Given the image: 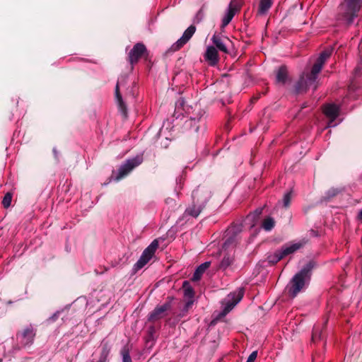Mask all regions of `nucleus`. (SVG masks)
I'll return each instance as SVG.
<instances>
[{"instance_id": "4468645a", "label": "nucleus", "mask_w": 362, "mask_h": 362, "mask_svg": "<svg viewBox=\"0 0 362 362\" xmlns=\"http://www.w3.org/2000/svg\"><path fill=\"white\" fill-rule=\"evenodd\" d=\"M211 41L220 51L228 53V44L230 42L228 37L214 34L211 38Z\"/></svg>"}, {"instance_id": "f3484780", "label": "nucleus", "mask_w": 362, "mask_h": 362, "mask_svg": "<svg viewBox=\"0 0 362 362\" xmlns=\"http://www.w3.org/2000/svg\"><path fill=\"white\" fill-rule=\"evenodd\" d=\"M339 107L334 104H327L324 108V113L325 115L331 119L329 123V127H334L332 124L334 120L338 117L339 115Z\"/></svg>"}, {"instance_id": "2f4dec72", "label": "nucleus", "mask_w": 362, "mask_h": 362, "mask_svg": "<svg viewBox=\"0 0 362 362\" xmlns=\"http://www.w3.org/2000/svg\"><path fill=\"white\" fill-rule=\"evenodd\" d=\"M257 351H254L248 356L246 362H254L257 359Z\"/></svg>"}, {"instance_id": "473e14b6", "label": "nucleus", "mask_w": 362, "mask_h": 362, "mask_svg": "<svg viewBox=\"0 0 362 362\" xmlns=\"http://www.w3.org/2000/svg\"><path fill=\"white\" fill-rule=\"evenodd\" d=\"M203 16H204L203 11H202V9H200L197 12V15H196V16L194 18V21L196 23H199L202 21V19L203 18Z\"/></svg>"}, {"instance_id": "423d86ee", "label": "nucleus", "mask_w": 362, "mask_h": 362, "mask_svg": "<svg viewBox=\"0 0 362 362\" xmlns=\"http://www.w3.org/2000/svg\"><path fill=\"white\" fill-rule=\"evenodd\" d=\"M142 162L143 157L141 156H136L133 158L128 159L119 168L115 180L116 181L120 180L127 176L134 168L141 164Z\"/></svg>"}, {"instance_id": "cd10ccee", "label": "nucleus", "mask_w": 362, "mask_h": 362, "mask_svg": "<svg viewBox=\"0 0 362 362\" xmlns=\"http://www.w3.org/2000/svg\"><path fill=\"white\" fill-rule=\"evenodd\" d=\"M12 199V194L9 192L6 193L2 200V204L5 208L10 206Z\"/></svg>"}, {"instance_id": "f257e3e1", "label": "nucleus", "mask_w": 362, "mask_h": 362, "mask_svg": "<svg viewBox=\"0 0 362 362\" xmlns=\"http://www.w3.org/2000/svg\"><path fill=\"white\" fill-rule=\"evenodd\" d=\"M332 49H327L323 51L317 62L313 65L310 73L303 74L296 85L297 93L305 92L309 88L315 90L317 87V75L321 71L326 60L331 56Z\"/></svg>"}, {"instance_id": "412c9836", "label": "nucleus", "mask_w": 362, "mask_h": 362, "mask_svg": "<svg viewBox=\"0 0 362 362\" xmlns=\"http://www.w3.org/2000/svg\"><path fill=\"white\" fill-rule=\"evenodd\" d=\"M272 4V0H260L258 8L259 15H264L270 8Z\"/></svg>"}, {"instance_id": "a211bd4d", "label": "nucleus", "mask_w": 362, "mask_h": 362, "mask_svg": "<svg viewBox=\"0 0 362 362\" xmlns=\"http://www.w3.org/2000/svg\"><path fill=\"white\" fill-rule=\"evenodd\" d=\"M204 207V206L197 204V202H193L192 205L186 209L185 214L196 218L199 215Z\"/></svg>"}, {"instance_id": "ddd939ff", "label": "nucleus", "mask_w": 362, "mask_h": 362, "mask_svg": "<svg viewBox=\"0 0 362 362\" xmlns=\"http://www.w3.org/2000/svg\"><path fill=\"white\" fill-rule=\"evenodd\" d=\"M306 241L305 240H302L298 243H292L282 247L281 249L279 250L281 253L280 258H284V257L295 252L303 247Z\"/></svg>"}, {"instance_id": "e433bc0d", "label": "nucleus", "mask_w": 362, "mask_h": 362, "mask_svg": "<svg viewBox=\"0 0 362 362\" xmlns=\"http://www.w3.org/2000/svg\"><path fill=\"white\" fill-rule=\"evenodd\" d=\"M360 69V66H358L356 69V71H358Z\"/></svg>"}, {"instance_id": "5701e85b", "label": "nucleus", "mask_w": 362, "mask_h": 362, "mask_svg": "<svg viewBox=\"0 0 362 362\" xmlns=\"http://www.w3.org/2000/svg\"><path fill=\"white\" fill-rule=\"evenodd\" d=\"M183 288L185 297L189 299H192L194 296V292L192 288L189 286V283L187 281H184Z\"/></svg>"}, {"instance_id": "4c0bfd02", "label": "nucleus", "mask_w": 362, "mask_h": 362, "mask_svg": "<svg viewBox=\"0 0 362 362\" xmlns=\"http://www.w3.org/2000/svg\"><path fill=\"white\" fill-rule=\"evenodd\" d=\"M0 362H1V361L0 360Z\"/></svg>"}, {"instance_id": "4be33fe9", "label": "nucleus", "mask_w": 362, "mask_h": 362, "mask_svg": "<svg viewBox=\"0 0 362 362\" xmlns=\"http://www.w3.org/2000/svg\"><path fill=\"white\" fill-rule=\"evenodd\" d=\"M275 226V221L272 217H267L262 223V228L266 231H270Z\"/></svg>"}, {"instance_id": "39448f33", "label": "nucleus", "mask_w": 362, "mask_h": 362, "mask_svg": "<svg viewBox=\"0 0 362 362\" xmlns=\"http://www.w3.org/2000/svg\"><path fill=\"white\" fill-rule=\"evenodd\" d=\"M183 110L187 116L189 118L191 125L194 126L195 131L197 132L199 130V126H197V124L202 122L205 112L199 104H194V106H184Z\"/></svg>"}, {"instance_id": "9d476101", "label": "nucleus", "mask_w": 362, "mask_h": 362, "mask_svg": "<svg viewBox=\"0 0 362 362\" xmlns=\"http://www.w3.org/2000/svg\"><path fill=\"white\" fill-rule=\"evenodd\" d=\"M211 197V192L205 187H198L192 192V199L197 204L205 206Z\"/></svg>"}, {"instance_id": "7ed1b4c3", "label": "nucleus", "mask_w": 362, "mask_h": 362, "mask_svg": "<svg viewBox=\"0 0 362 362\" xmlns=\"http://www.w3.org/2000/svg\"><path fill=\"white\" fill-rule=\"evenodd\" d=\"M313 267V263L310 262L293 277L288 287V293L291 297H296L304 287L305 282L310 279V272Z\"/></svg>"}, {"instance_id": "f03ea898", "label": "nucleus", "mask_w": 362, "mask_h": 362, "mask_svg": "<svg viewBox=\"0 0 362 362\" xmlns=\"http://www.w3.org/2000/svg\"><path fill=\"white\" fill-rule=\"evenodd\" d=\"M362 6V0H345L339 6V18L347 25L353 23Z\"/></svg>"}, {"instance_id": "c9c22d12", "label": "nucleus", "mask_w": 362, "mask_h": 362, "mask_svg": "<svg viewBox=\"0 0 362 362\" xmlns=\"http://www.w3.org/2000/svg\"><path fill=\"white\" fill-rule=\"evenodd\" d=\"M358 218L360 220L362 221V210L360 211L359 214H358Z\"/></svg>"}, {"instance_id": "b1692460", "label": "nucleus", "mask_w": 362, "mask_h": 362, "mask_svg": "<svg viewBox=\"0 0 362 362\" xmlns=\"http://www.w3.org/2000/svg\"><path fill=\"white\" fill-rule=\"evenodd\" d=\"M233 262V257L230 255H225L223 258V259L221 262L220 267L221 269H226L228 267H229Z\"/></svg>"}, {"instance_id": "72a5a7b5", "label": "nucleus", "mask_w": 362, "mask_h": 362, "mask_svg": "<svg viewBox=\"0 0 362 362\" xmlns=\"http://www.w3.org/2000/svg\"><path fill=\"white\" fill-rule=\"evenodd\" d=\"M317 337H320V333L317 330H315L313 333L312 341L315 342Z\"/></svg>"}, {"instance_id": "6ab92c4d", "label": "nucleus", "mask_w": 362, "mask_h": 362, "mask_svg": "<svg viewBox=\"0 0 362 362\" xmlns=\"http://www.w3.org/2000/svg\"><path fill=\"white\" fill-rule=\"evenodd\" d=\"M210 262H206L198 267L194 273L192 280L198 281L200 279L201 276L204 274V272L209 267Z\"/></svg>"}, {"instance_id": "c756f323", "label": "nucleus", "mask_w": 362, "mask_h": 362, "mask_svg": "<svg viewBox=\"0 0 362 362\" xmlns=\"http://www.w3.org/2000/svg\"><path fill=\"white\" fill-rule=\"evenodd\" d=\"M262 213V209L259 208L256 209L252 214H250L248 218H251L252 219H255L256 218H258L259 216Z\"/></svg>"}, {"instance_id": "393cba45", "label": "nucleus", "mask_w": 362, "mask_h": 362, "mask_svg": "<svg viewBox=\"0 0 362 362\" xmlns=\"http://www.w3.org/2000/svg\"><path fill=\"white\" fill-rule=\"evenodd\" d=\"M193 305V300L189 299L187 302H186L182 313L179 315L180 317H182L185 315V314L188 312L189 309L192 308Z\"/></svg>"}, {"instance_id": "20e7f679", "label": "nucleus", "mask_w": 362, "mask_h": 362, "mask_svg": "<svg viewBox=\"0 0 362 362\" xmlns=\"http://www.w3.org/2000/svg\"><path fill=\"white\" fill-rule=\"evenodd\" d=\"M243 296V291L242 289L228 294L222 301L223 310L218 315V317H225L240 301Z\"/></svg>"}, {"instance_id": "dca6fc26", "label": "nucleus", "mask_w": 362, "mask_h": 362, "mask_svg": "<svg viewBox=\"0 0 362 362\" xmlns=\"http://www.w3.org/2000/svg\"><path fill=\"white\" fill-rule=\"evenodd\" d=\"M204 59L211 66H215L219 60L218 51L214 46H209L204 54Z\"/></svg>"}, {"instance_id": "7c9ffc66", "label": "nucleus", "mask_w": 362, "mask_h": 362, "mask_svg": "<svg viewBox=\"0 0 362 362\" xmlns=\"http://www.w3.org/2000/svg\"><path fill=\"white\" fill-rule=\"evenodd\" d=\"M122 356H123V362H130L131 358L128 353V351L126 349H123L122 351Z\"/></svg>"}, {"instance_id": "0eeeda50", "label": "nucleus", "mask_w": 362, "mask_h": 362, "mask_svg": "<svg viewBox=\"0 0 362 362\" xmlns=\"http://www.w3.org/2000/svg\"><path fill=\"white\" fill-rule=\"evenodd\" d=\"M158 247V241L154 240L143 252L141 256L137 262L134 264V269L139 270L144 267L153 257L157 248Z\"/></svg>"}, {"instance_id": "f704fd0d", "label": "nucleus", "mask_w": 362, "mask_h": 362, "mask_svg": "<svg viewBox=\"0 0 362 362\" xmlns=\"http://www.w3.org/2000/svg\"><path fill=\"white\" fill-rule=\"evenodd\" d=\"M358 49H359L361 62L362 63V41L359 44Z\"/></svg>"}, {"instance_id": "2eb2a0df", "label": "nucleus", "mask_w": 362, "mask_h": 362, "mask_svg": "<svg viewBox=\"0 0 362 362\" xmlns=\"http://www.w3.org/2000/svg\"><path fill=\"white\" fill-rule=\"evenodd\" d=\"M146 52L145 46L141 43L136 44L129 54L131 64L136 62Z\"/></svg>"}, {"instance_id": "aec40b11", "label": "nucleus", "mask_w": 362, "mask_h": 362, "mask_svg": "<svg viewBox=\"0 0 362 362\" xmlns=\"http://www.w3.org/2000/svg\"><path fill=\"white\" fill-rule=\"evenodd\" d=\"M288 71L286 66H281L276 72V82L284 84L287 80Z\"/></svg>"}, {"instance_id": "6e6552de", "label": "nucleus", "mask_w": 362, "mask_h": 362, "mask_svg": "<svg viewBox=\"0 0 362 362\" xmlns=\"http://www.w3.org/2000/svg\"><path fill=\"white\" fill-rule=\"evenodd\" d=\"M241 0H231L226 15L222 19V27H226L233 19L235 14L240 10Z\"/></svg>"}, {"instance_id": "f8f14e48", "label": "nucleus", "mask_w": 362, "mask_h": 362, "mask_svg": "<svg viewBox=\"0 0 362 362\" xmlns=\"http://www.w3.org/2000/svg\"><path fill=\"white\" fill-rule=\"evenodd\" d=\"M171 308L170 302H166L161 305H158L149 315L148 320L156 322L166 315L167 311Z\"/></svg>"}, {"instance_id": "a878e982", "label": "nucleus", "mask_w": 362, "mask_h": 362, "mask_svg": "<svg viewBox=\"0 0 362 362\" xmlns=\"http://www.w3.org/2000/svg\"><path fill=\"white\" fill-rule=\"evenodd\" d=\"M291 197H292L291 192H288L284 194L283 200H282V203H283V206L285 208H287L289 206L291 201Z\"/></svg>"}, {"instance_id": "bb28decb", "label": "nucleus", "mask_w": 362, "mask_h": 362, "mask_svg": "<svg viewBox=\"0 0 362 362\" xmlns=\"http://www.w3.org/2000/svg\"><path fill=\"white\" fill-rule=\"evenodd\" d=\"M280 255H281L280 250H277L274 255L269 256L268 257L269 262L273 264L278 262L279 260L282 259L280 258Z\"/></svg>"}, {"instance_id": "9b49d317", "label": "nucleus", "mask_w": 362, "mask_h": 362, "mask_svg": "<svg viewBox=\"0 0 362 362\" xmlns=\"http://www.w3.org/2000/svg\"><path fill=\"white\" fill-rule=\"evenodd\" d=\"M35 336V331L30 326L25 328L21 334H18L17 338L22 346H27L33 344Z\"/></svg>"}, {"instance_id": "c85d7f7f", "label": "nucleus", "mask_w": 362, "mask_h": 362, "mask_svg": "<svg viewBox=\"0 0 362 362\" xmlns=\"http://www.w3.org/2000/svg\"><path fill=\"white\" fill-rule=\"evenodd\" d=\"M115 95H116V98L117 100V102L119 104V106L121 107H123V101H122V95L119 93V84L118 83L117 84L116 88H115Z\"/></svg>"}, {"instance_id": "1a4fd4ad", "label": "nucleus", "mask_w": 362, "mask_h": 362, "mask_svg": "<svg viewBox=\"0 0 362 362\" xmlns=\"http://www.w3.org/2000/svg\"><path fill=\"white\" fill-rule=\"evenodd\" d=\"M195 31L196 27L194 25H190L184 32L182 36L171 46V51L175 52L181 49L191 39Z\"/></svg>"}]
</instances>
